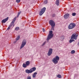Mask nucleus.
Here are the masks:
<instances>
[{
  "label": "nucleus",
  "mask_w": 79,
  "mask_h": 79,
  "mask_svg": "<svg viewBox=\"0 0 79 79\" xmlns=\"http://www.w3.org/2000/svg\"><path fill=\"white\" fill-rule=\"evenodd\" d=\"M74 40H70L69 41V43H72L73 42H74Z\"/></svg>",
  "instance_id": "obj_21"
},
{
  "label": "nucleus",
  "mask_w": 79,
  "mask_h": 79,
  "mask_svg": "<svg viewBox=\"0 0 79 79\" xmlns=\"http://www.w3.org/2000/svg\"><path fill=\"white\" fill-rule=\"evenodd\" d=\"M64 39V36L63 35L61 36L60 37V39L61 40H63Z\"/></svg>",
  "instance_id": "obj_14"
},
{
  "label": "nucleus",
  "mask_w": 79,
  "mask_h": 79,
  "mask_svg": "<svg viewBox=\"0 0 79 79\" xmlns=\"http://www.w3.org/2000/svg\"><path fill=\"white\" fill-rule=\"evenodd\" d=\"M8 20V17H7L6 19H4L2 21V23H5L6 21H7Z\"/></svg>",
  "instance_id": "obj_10"
},
{
  "label": "nucleus",
  "mask_w": 79,
  "mask_h": 79,
  "mask_svg": "<svg viewBox=\"0 0 79 79\" xmlns=\"http://www.w3.org/2000/svg\"><path fill=\"white\" fill-rule=\"evenodd\" d=\"M53 37V31H49V33L48 34V36L47 39V40H49L50 39H52Z\"/></svg>",
  "instance_id": "obj_2"
},
{
  "label": "nucleus",
  "mask_w": 79,
  "mask_h": 79,
  "mask_svg": "<svg viewBox=\"0 0 79 79\" xmlns=\"http://www.w3.org/2000/svg\"><path fill=\"white\" fill-rule=\"evenodd\" d=\"M55 27H51V30H52V31H54V28Z\"/></svg>",
  "instance_id": "obj_31"
},
{
  "label": "nucleus",
  "mask_w": 79,
  "mask_h": 79,
  "mask_svg": "<svg viewBox=\"0 0 79 79\" xmlns=\"http://www.w3.org/2000/svg\"><path fill=\"white\" fill-rule=\"evenodd\" d=\"M55 16H56V15L55 14H53L52 15V17H55Z\"/></svg>",
  "instance_id": "obj_29"
},
{
  "label": "nucleus",
  "mask_w": 79,
  "mask_h": 79,
  "mask_svg": "<svg viewBox=\"0 0 79 79\" xmlns=\"http://www.w3.org/2000/svg\"><path fill=\"white\" fill-rule=\"evenodd\" d=\"M36 69V68L35 67H33L30 70L27 69L25 70V72L26 73L28 74H29V73H32V72L35 71Z\"/></svg>",
  "instance_id": "obj_1"
},
{
  "label": "nucleus",
  "mask_w": 79,
  "mask_h": 79,
  "mask_svg": "<svg viewBox=\"0 0 79 79\" xmlns=\"http://www.w3.org/2000/svg\"><path fill=\"white\" fill-rule=\"evenodd\" d=\"M16 17H15L14 19L12 21L11 23V24H12V25H13V24H14V23H15V21H16Z\"/></svg>",
  "instance_id": "obj_12"
},
{
  "label": "nucleus",
  "mask_w": 79,
  "mask_h": 79,
  "mask_svg": "<svg viewBox=\"0 0 79 79\" xmlns=\"http://www.w3.org/2000/svg\"><path fill=\"white\" fill-rule=\"evenodd\" d=\"M15 31H18V30H19V27H17L15 28Z\"/></svg>",
  "instance_id": "obj_19"
},
{
  "label": "nucleus",
  "mask_w": 79,
  "mask_h": 79,
  "mask_svg": "<svg viewBox=\"0 0 79 79\" xmlns=\"http://www.w3.org/2000/svg\"><path fill=\"white\" fill-rule=\"evenodd\" d=\"M57 77H58V78H61V75L58 74L57 76Z\"/></svg>",
  "instance_id": "obj_20"
},
{
  "label": "nucleus",
  "mask_w": 79,
  "mask_h": 79,
  "mask_svg": "<svg viewBox=\"0 0 79 79\" xmlns=\"http://www.w3.org/2000/svg\"><path fill=\"white\" fill-rule=\"evenodd\" d=\"M59 0H56V5H57V6H58L59 5Z\"/></svg>",
  "instance_id": "obj_13"
},
{
  "label": "nucleus",
  "mask_w": 79,
  "mask_h": 79,
  "mask_svg": "<svg viewBox=\"0 0 79 79\" xmlns=\"http://www.w3.org/2000/svg\"><path fill=\"white\" fill-rule=\"evenodd\" d=\"M76 15V13L75 12L73 13L72 14V15L73 16H75Z\"/></svg>",
  "instance_id": "obj_22"
},
{
  "label": "nucleus",
  "mask_w": 79,
  "mask_h": 79,
  "mask_svg": "<svg viewBox=\"0 0 79 79\" xmlns=\"http://www.w3.org/2000/svg\"><path fill=\"white\" fill-rule=\"evenodd\" d=\"M27 79H31V77L30 76H28L27 77Z\"/></svg>",
  "instance_id": "obj_27"
},
{
  "label": "nucleus",
  "mask_w": 79,
  "mask_h": 79,
  "mask_svg": "<svg viewBox=\"0 0 79 79\" xmlns=\"http://www.w3.org/2000/svg\"><path fill=\"white\" fill-rule=\"evenodd\" d=\"M26 40H24L22 42V45L20 47V49H22L24 47L25 45H26Z\"/></svg>",
  "instance_id": "obj_7"
},
{
  "label": "nucleus",
  "mask_w": 79,
  "mask_h": 79,
  "mask_svg": "<svg viewBox=\"0 0 79 79\" xmlns=\"http://www.w3.org/2000/svg\"><path fill=\"white\" fill-rule=\"evenodd\" d=\"M71 52L72 54H74V53H75V51H74V50H73L71 51Z\"/></svg>",
  "instance_id": "obj_26"
},
{
  "label": "nucleus",
  "mask_w": 79,
  "mask_h": 79,
  "mask_svg": "<svg viewBox=\"0 0 79 79\" xmlns=\"http://www.w3.org/2000/svg\"><path fill=\"white\" fill-rule=\"evenodd\" d=\"M49 24L51 25L52 27H55V23L54 21L52 20H50L49 21Z\"/></svg>",
  "instance_id": "obj_8"
},
{
  "label": "nucleus",
  "mask_w": 79,
  "mask_h": 79,
  "mask_svg": "<svg viewBox=\"0 0 79 79\" xmlns=\"http://www.w3.org/2000/svg\"><path fill=\"white\" fill-rule=\"evenodd\" d=\"M44 3H45V4H47V3H48V1L47 0H45L44 1Z\"/></svg>",
  "instance_id": "obj_23"
},
{
  "label": "nucleus",
  "mask_w": 79,
  "mask_h": 79,
  "mask_svg": "<svg viewBox=\"0 0 79 79\" xmlns=\"http://www.w3.org/2000/svg\"><path fill=\"white\" fill-rule=\"evenodd\" d=\"M20 14H21V12H18L17 18L19 17V15H20Z\"/></svg>",
  "instance_id": "obj_25"
},
{
  "label": "nucleus",
  "mask_w": 79,
  "mask_h": 79,
  "mask_svg": "<svg viewBox=\"0 0 79 79\" xmlns=\"http://www.w3.org/2000/svg\"><path fill=\"white\" fill-rule=\"evenodd\" d=\"M77 34V33H73L71 36V39H74L75 40H77V37H78V35Z\"/></svg>",
  "instance_id": "obj_4"
},
{
  "label": "nucleus",
  "mask_w": 79,
  "mask_h": 79,
  "mask_svg": "<svg viewBox=\"0 0 79 79\" xmlns=\"http://www.w3.org/2000/svg\"><path fill=\"white\" fill-rule=\"evenodd\" d=\"M20 39V36L19 35L16 38V40H18Z\"/></svg>",
  "instance_id": "obj_18"
},
{
  "label": "nucleus",
  "mask_w": 79,
  "mask_h": 79,
  "mask_svg": "<svg viewBox=\"0 0 79 79\" xmlns=\"http://www.w3.org/2000/svg\"><path fill=\"white\" fill-rule=\"evenodd\" d=\"M47 42V41H45L42 44V46H44V45H45V44H46V43Z\"/></svg>",
  "instance_id": "obj_24"
},
{
  "label": "nucleus",
  "mask_w": 79,
  "mask_h": 79,
  "mask_svg": "<svg viewBox=\"0 0 79 79\" xmlns=\"http://www.w3.org/2000/svg\"><path fill=\"white\" fill-rule=\"evenodd\" d=\"M33 74L35 75H36V74H37V72H35L33 73Z\"/></svg>",
  "instance_id": "obj_32"
},
{
  "label": "nucleus",
  "mask_w": 79,
  "mask_h": 79,
  "mask_svg": "<svg viewBox=\"0 0 79 79\" xmlns=\"http://www.w3.org/2000/svg\"><path fill=\"white\" fill-rule=\"evenodd\" d=\"M69 14H66L64 15V18L65 19H68V18H69Z\"/></svg>",
  "instance_id": "obj_11"
},
{
  "label": "nucleus",
  "mask_w": 79,
  "mask_h": 79,
  "mask_svg": "<svg viewBox=\"0 0 79 79\" xmlns=\"http://www.w3.org/2000/svg\"><path fill=\"white\" fill-rule=\"evenodd\" d=\"M26 64L27 66H29L30 64V62L29 61H27L26 62Z\"/></svg>",
  "instance_id": "obj_15"
},
{
  "label": "nucleus",
  "mask_w": 79,
  "mask_h": 79,
  "mask_svg": "<svg viewBox=\"0 0 79 79\" xmlns=\"http://www.w3.org/2000/svg\"><path fill=\"white\" fill-rule=\"evenodd\" d=\"M46 10V8L44 7L42 8L41 9V11L40 12L39 15L40 16H42L44 13H45V10Z\"/></svg>",
  "instance_id": "obj_5"
},
{
  "label": "nucleus",
  "mask_w": 79,
  "mask_h": 79,
  "mask_svg": "<svg viewBox=\"0 0 79 79\" xmlns=\"http://www.w3.org/2000/svg\"><path fill=\"white\" fill-rule=\"evenodd\" d=\"M76 26V24L74 23H70L68 26L69 29H72Z\"/></svg>",
  "instance_id": "obj_6"
},
{
  "label": "nucleus",
  "mask_w": 79,
  "mask_h": 79,
  "mask_svg": "<svg viewBox=\"0 0 79 79\" xmlns=\"http://www.w3.org/2000/svg\"><path fill=\"white\" fill-rule=\"evenodd\" d=\"M52 52H53V49L52 48L49 49L47 54L48 56H50L52 54Z\"/></svg>",
  "instance_id": "obj_9"
},
{
  "label": "nucleus",
  "mask_w": 79,
  "mask_h": 79,
  "mask_svg": "<svg viewBox=\"0 0 79 79\" xmlns=\"http://www.w3.org/2000/svg\"><path fill=\"white\" fill-rule=\"evenodd\" d=\"M16 2L17 3H19V2H20V0H16Z\"/></svg>",
  "instance_id": "obj_28"
},
{
  "label": "nucleus",
  "mask_w": 79,
  "mask_h": 79,
  "mask_svg": "<svg viewBox=\"0 0 79 79\" xmlns=\"http://www.w3.org/2000/svg\"><path fill=\"white\" fill-rule=\"evenodd\" d=\"M27 66L26 64H23V68H27Z\"/></svg>",
  "instance_id": "obj_17"
},
{
  "label": "nucleus",
  "mask_w": 79,
  "mask_h": 79,
  "mask_svg": "<svg viewBox=\"0 0 79 79\" xmlns=\"http://www.w3.org/2000/svg\"><path fill=\"white\" fill-rule=\"evenodd\" d=\"M12 26V23H10V25H9V26L8 28H7V30H9V29H10V28H11V27Z\"/></svg>",
  "instance_id": "obj_16"
},
{
  "label": "nucleus",
  "mask_w": 79,
  "mask_h": 79,
  "mask_svg": "<svg viewBox=\"0 0 79 79\" xmlns=\"http://www.w3.org/2000/svg\"><path fill=\"white\" fill-rule=\"evenodd\" d=\"M17 41H14V44H15V43H16V42H17Z\"/></svg>",
  "instance_id": "obj_34"
},
{
  "label": "nucleus",
  "mask_w": 79,
  "mask_h": 79,
  "mask_svg": "<svg viewBox=\"0 0 79 79\" xmlns=\"http://www.w3.org/2000/svg\"><path fill=\"white\" fill-rule=\"evenodd\" d=\"M43 32H45V29L44 28L43 29Z\"/></svg>",
  "instance_id": "obj_33"
},
{
  "label": "nucleus",
  "mask_w": 79,
  "mask_h": 79,
  "mask_svg": "<svg viewBox=\"0 0 79 79\" xmlns=\"http://www.w3.org/2000/svg\"><path fill=\"white\" fill-rule=\"evenodd\" d=\"M36 76V75H34V74H33L32 75V77L33 78H35Z\"/></svg>",
  "instance_id": "obj_30"
},
{
  "label": "nucleus",
  "mask_w": 79,
  "mask_h": 79,
  "mask_svg": "<svg viewBox=\"0 0 79 79\" xmlns=\"http://www.w3.org/2000/svg\"><path fill=\"white\" fill-rule=\"evenodd\" d=\"M59 60H60V58L58 56H56L55 58H53L52 61H53V62L54 64H56L58 63Z\"/></svg>",
  "instance_id": "obj_3"
}]
</instances>
